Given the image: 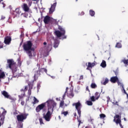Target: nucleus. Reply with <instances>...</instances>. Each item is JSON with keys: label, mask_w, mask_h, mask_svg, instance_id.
<instances>
[{"label": "nucleus", "mask_w": 128, "mask_h": 128, "mask_svg": "<svg viewBox=\"0 0 128 128\" xmlns=\"http://www.w3.org/2000/svg\"><path fill=\"white\" fill-rule=\"evenodd\" d=\"M90 16H94V14H96V12H94V11L90 10Z\"/></svg>", "instance_id": "obj_31"}, {"label": "nucleus", "mask_w": 128, "mask_h": 128, "mask_svg": "<svg viewBox=\"0 0 128 128\" xmlns=\"http://www.w3.org/2000/svg\"><path fill=\"white\" fill-rule=\"evenodd\" d=\"M2 0H0V6H2V8H5L6 7V4L4 3V2H2Z\"/></svg>", "instance_id": "obj_33"}, {"label": "nucleus", "mask_w": 128, "mask_h": 128, "mask_svg": "<svg viewBox=\"0 0 128 128\" xmlns=\"http://www.w3.org/2000/svg\"><path fill=\"white\" fill-rule=\"evenodd\" d=\"M20 102H20L22 106H24V104H25L24 101V100H22Z\"/></svg>", "instance_id": "obj_44"}, {"label": "nucleus", "mask_w": 128, "mask_h": 128, "mask_svg": "<svg viewBox=\"0 0 128 128\" xmlns=\"http://www.w3.org/2000/svg\"><path fill=\"white\" fill-rule=\"evenodd\" d=\"M63 38H66V36H64L63 37Z\"/></svg>", "instance_id": "obj_53"}, {"label": "nucleus", "mask_w": 128, "mask_h": 128, "mask_svg": "<svg viewBox=\"0 0 128 128\" xmlns=\"http://www.w3.org/2000/svg\"><path fill=\"white\" fill-rule=\"evenodd\" d=\"M90 88H98V86H96V84L95 83H92L91 84Z\"/></svg>", "instance_id": "obj_29"}, {"label": "nucleus", "mask_w": 128, "mask_h": 128, "mask_svg": "<svg viewBox=\"0 0 128 128\" xmlns=\"http://www.w3.org/2000/svg\"><path fill=\"white\" fill-rule=\"evenodd\" d=\"M114 122H116L117 124H119L120 126H122V120L120 119V115L116 114L114 116Z\"/></svg>", "instance_id": "obj_12"}, {"label": "nucleus", "mask_w": 128, "mask_h": 128, "mask_svg": "<svg viewBox=\"0 0 128 128\" xmlns=\"http://www.w3.org/2000/svg\"><path fill=\"white\" fill-rule=\"evenodd\" d=\"M100 118H106V114H100Z\"/></svg>", "instance_id": "obj_39"}, {"label": "nucleus", "mask_w": 128, "mask_h": 128, "mask_svg": "<svg viewBox=\"0 0 128 128\" xmlns=\"http://www.w3.org/2000/svg\"><path fill=\"white\" fill-rule=\"evenodd\" d=\"M64 102H60V108H62L64 106Z\"/></svg>", "instance_id": "obj_42"}, {"label": "nucleus", "mask_w": 128, "mask_h": 128, "mask_svg": "<svg viewBox=\"0 0 128 128\" xmlns=\"http://www.w3.org/2000/svg\"><path fill=\"white\" fill-rule=\"evenodd\" d=\"M66 93H64V94L63 95V96H62V98H64L66 97Z\"/></svg>", "instance_id": "obj_49"}, {"label": "nucleus", "mask_w": 128, "mask_h": 128, "mask_svg": "<svg viewBox=\"0 0 128 128\" xmlns=\"http://www.w3.org/2000/svg\"><path fill=\"white\" fill-rule=\"evenodd\" d=\"M86 104H87L88 106H92V102L90 100L86 101Z\"/></svg>", "instance_id": "obj_36"}, {"label": "nucleus", "mask_w": 128, "mask_h": 128, "mask_svg": "<svg viewBox=\"0 0 128 128\" xmlns=\"http://www.w3.org/2000/svg\"><path fill=\"white\" fill-rule=\"evenodd\" d=\"M4 76H6L4 72H2V70H0V80H2V78H4Z\"/></svg>", "instance_id": "obj_21"}, {"label": "nucleus", "mask_w": 128, "mask_h": 128, "mask_svg": "<svg viewBox=\"0 0 128 128\" xmlns=\"http://www.w3.org/2000/svg\"><path fill=\"white\" fill-rule=\"evenodd\" d=\"M86 92H90V89H88V86H86Z\"/></svg>", "instance_id": "obj_45"}, {"label": "nucleus", "mask_w": 128, "mask_h": 128, "mask_svg": "<svg viewBox=\"0 0 128 128\" xmlns=\"http://www.w3.org/2000/svg\"><path fill=\"white\" fill-rule=\"evenodd\" d=\"M34 102H32V104H38V102H39V100H38L36 99V98L35 96L34 97V99H33Z\"/></svg>", "instance_id": "obj_25"}, {"label": "nucleus", "mask_w": 128, "mask_h": 128, "mask_svg": "<svg viewBox=\"0 0 128 128\" xmlns=\"http://www.w3.org/2000/svg\"><path fill=\"white\" fill-rule=\"evenodd\" d=\"M122 88L124 90V92L125 94H128V93H126V90H124V86H122Z\"/></svg>", "instance_id": "obj_46"}, {"label": "nucleus", "mask_w": 128, "mask_h": 128, "mask_svg": "<svg viewBox=\"0 0 128 128\" xmlns=\"http://www.w3.org/2000/svg\"><path fill=\"white\" fill-rule=\"evenodd\" d=\"M58 29L61 32H64V34H66V30L62 26H58Z\"/></svg>", "instance_id": "obj_24"}, {"label": "nucleus", "mask_w": 128, "mask_h": 128, "mask_svg": "<svg viewBox=\"0 0 128 128\" xmlns=\"http://www.w3.org/2000/svg\"><path fill=\"white\" fill-rule=\"evenodd\" d=\"M50 21V17L48 16H46L44 17V22L46 24H48V22Z\"/></svg>", "instance_id": "obj_18"}, {"label": "nucleus", "mask_w": 128, "mask_h": 128, "mask_svg": "<svg viewBox=\"0 0 128 128\" xmlns=\"http://www.w3.org/2000/svg\"><path fill=\"white\" fill-rule=\"evenodd\" d=\"M19 100H24V96L22 95H18Z\"/></svg>", "instance_id": "obj_38"}, {"label": "nucleus", "mask_w": 128, "mask_h": 128, "mask_svg": "<svg viewBox=\"0 0 128 128\" xmlns=\"http://www.w3.org/2000/svg\"><path fill=\"white\" fill-rule=\"evenodd\" d=\"M12 42V37L10 36H7L5 38L4 42L5 44H10Z\"/></svg>", "instance_id": "obj_14"}, {"label": "nucleus", "mask_w": 128, "mask_h": 128, "mask_svg": "<svg viewBox=\"0 0 128 128\" xmlns=\"http://www.w3.org/2000/svg\"><path fill=\"white\" fill-rule=\"evenodd\" d=\"M86 66H88V63H86Z\"/></svg>", "instance_id": "obj_55"}, {"label": "nucleus", "mask_w": 128, "mask_h": 128, "mask_svg": "<svg viewBox=\"0 0 128 128\" xmlns=\"http://www.w3.org/2000/svg\"><path fill=\"white\" fill-rule=\"evenodd\" d=\"M100 93L98 92H96L95 93V98H96V100H98V98H100Z\"/></svg>", "instance_id": "obj_26"}, {"label": "nucleus", "mask_w": 128, "mask_h": 128, "mask_svg": "<svg viewBox=\"0 0 128 128\" xmlns=\"http://www.w3.org/2000/svg\"><path fill=\"white\" fill-rule=\"evenodd\" d=\"M96 66V64L94 62L91 63L90 62H88L86 70H90V68H93V66Z\"/></svg>", "instance_id": "obj_19"}, {"label": "nucleus", "mask_w": 128, "mask_h": 128, "mask_svg": "<svg viewBox=\"0 0 128 128\" xmlns=\"http://www.w3.org/2000/svg\"><path fill=\"white\" fill-rule=\"evenodd\" d=\"M72 106H76V108L77 110L78 114L79 116V118H80L82 114V111L80 110L82 104H80V102H78L76 103H73Z\"/></svg>", "instance_id": "obj_8"}, {"label": "nucleus", "mask_w": 128, "mask_h": 128, "mask_svg": "<svg viewBox=\"0 0 128 128\" xmlns=\"http://www.w3.org/2000/svg\"><path fill=\"white\" fill-rule=\"evenodd\" d=\"M74 116H76V113H74Z\"/></svg>", "instance_id": "obj_51"}, {"label": "nucleus", "mask_w": 128, "mask_h": 128, "mask_svg": "<svg viewBox=\"0 0 128 128\" xmlns=\"http://www.w3.org/2000/svg\"><path fill=\"white\" fill-rule=\"evenodd\" d=\"M124 120H126V118H124Z\"/></svg>", "instance_id": "obj_56"}, {"label": "nucleus", "mask_w": 128, "mask_h": 128, "mask_svg": "<svg viewBox=\"0 0 128 128\" xmlns=\"http://www.w3.org/2000/svg\"><path fill=\"white\" fill-rule=\"evenodd\" d=\"M16 118L18 122H22L24 120L26 119V115L24 114H20L18 115Z\"/></svg>", "instance_id": "obj_10"}, {"label": "nucleus", "mask_w": 128, "mask_h": 128, "mask_svg": "<svg viewBox=\"0 0 128 128\" xmlns=\"http://www.w3.org/2000/svg\"><path fill=\"white\" fill-rule=\"evenodd\" d=\"M21 15L24 18H28V16L26 12L22 13Z\"/></svg>", "instance_id": "obj_37"}, {"label": "nucleus", "mask_w": 128, "mask_h": 128, "mask_svg": "<svg viewBox=\"0 0 128 128\" xmlns=\"http://www.w3.org/2000/svg\"><path fill=\"white\" fill-rule=\"evenodd\" d=\"M48 100L44 103L39 104L36 108V112H40V110H44V108H46V104H47L48 108Z\"/></svg>", "instance_id": "obj_7"}, {"label": "nucleus", "mask_w": 128, "mask_h": 128, "mask_svg": "<svg viewBox=\"0 0 128 128\" xmlns=\"http://www.w3.org/2000/svg\"><path fill=\"white\" fill-rule=\"evenodd\" d=\"M43 44H44V50H46V52H50V50H52V44H47L46 42H44L43 43Z\"/></svg>", "instance_id": "obj_9"}, {"label": "nucleus", "mask_w": 128, "mask_h": 128, "mask_svg": "<svg viewBox=\"0 0 128 128\" xmlns=\"http://www.w3.org/2000/svg\"><path fill=\"white\" fill-rule=\"evenodd\" d=\"M110 82L113 84H116V82H118V84H120V80H118V78L116 76L112 77L110 79Z\"/></svg>", "instance_id": "obj_13"}, {"label": "nucleus", "mask_w": 128, "mask_h": 128, "mask_svg": "<svg viewBox=\"0 0 128 128\" xmlns=\"http://www.w3.org/2000/svg\"><path fill=\"white\" fill-rule=\"evenodd\" d=\"M77 120L78 122V126H80V124H82V120H80V115H78V116H77Z\"/></svg>", "instance_id": "obj_30"}, {"label": "nucleus", "mask_w": 128, "mask_h": 128, "mask_svg": "<svg viewBox=\"0 0 128 128\" xmlns=\"http://www.w3.org/2000/svg\"><path fill=\"white\" fill-rule=\"evenodd\" d=\"M80 80H84V76H80Z\"/></svg>", "instance_id": "obj_47"}, {"label": "nucleus", "mask_w": 128, "mask_h": 128, "mask_svg": "<svg viewBox=\"0 0 128 128\" xmlns=\"http://www.w3.org/2000/svg\"><path fill=\"white\" fill-rule=\"evenodd\" d=\"M22 48L26 52L30 58H32V54H34V56H36V54H34V48H32V41L28 40L24 43Z\"/></svg>", "instance_id": "obj_3"}, {"label": "nucleus", "mask_w": 128, "mask_h": 128, "mask_svg": "<svg viewBox=\"0 0 128 128\" xmlns=\"http://www.w3.org/2000/svg\"><path fill=\"white\" fill-rule=\"evenodd\" d=\"M22 8L23 10L26 12H30V7L28 6L27 4H24L23 5H22Z\"/></svg>", "instance_id": "obj_15"}, {"label": "nucleus", "mask_w": 128, "mask_h": 128, "mask_svg": "<svg viewBox=\"0 0 128 128\" xmlns=\"http://www.w3.org/2000/svg\"><path fill=\"white\" fill-rule=\"evenodd\" d=\"M61 114H64V116H66L68 114V111H62Z\"/></svg>", "instance_id": "obj_28"}, {"label": "nucleus", "mask_w": 128, "mask_h": 128, "mask_svg": "<svg viewBox=\"0 0 128 128\" xmlns=\"http://www.w3.org/2000/svg\"><path fill=\"white\" fill-rule=\"evenodd\" d=\"M7 67L9 68L12 70V72L13 74L12 78H18L20 76V74L18 73V65L16 63L14 62V60L9 59L7 60Z\"/></svg>", "instance_id": "obj_2"}, {"label": "nucleus", "mask_w": 128, "mask_h": 128, "mask_svg": "<svg viewBox=\"0 0 128 128\" xmlns=\"http://www.w3.org/2000/svg\"><path fill=\"white\" fill-rule=\"evenodd\" d=\"M116 48H122V44L120 42H117L116 45Z\"/></svg>", "instance_id": "obj_34"}, {"label": "nucleus", "mask_w": 128, "mask_h": 128, "mask_svg": "<svg viewBox=\"0 0 128 128\" xmlns=\"http://www.w3.org/2000/svg\"><path fill=\"white\" fill-rule=\"evenodd\" d=\"M14 114H18V112H14Z\"/></svg>", "instance_id": "obj_52"}, {"label": "nucleus", "mask_w": 128, "mask_h": 128, "mask_svg": "<svg viewBox=\"0 0 128 128\" xmlns=\"http://www.w3.org/2000/svg\"><path fill=\"white\" fill-rule=\"evenodd\" d=\"M54 34L57 38H61L62 36H64V32H60V30H56Z\"/></svg>", "instance_id": "obj_17"}, {"label": "nucleus", "mask_w": 128, "mask_h": 128, "mask_svg": "<svg viewBox=\"0 0 128 128\" xmlns=\"http://www.w3.org/2000/svg\"><path fill=\"white\" fill-rule=\"evenodd\" d=\"M2 96H4V98H9L10 100H14L12 97V96H10L8 94V92H6V90L2 91Z\"/></svg>", "instance_id": "obj_11"}, {"label": "nucleus", "mask_w": 128, "mask_h": 128, "mask_svg": "<svg viewBox=\"0 0 128 128\" xmlns=\"http://www.w3.org/2000/svg\"><path fill=\"white\" fill-rule=\"evenodd\" d=\"M56 2H55L52 5L50 8V14H52L53 12H54V10H56Z\"/></svg>", "instance_id": "obj_16"}, {"label": "nucleus", "mask_w": 128, "mask_h": 128, "mask_svg": "<svg viewBox=\"0 0 128 128\" xmlns=\"http://www.w3.org/2000/svg\"><path fill=\"white\" fill-rule=\"evenodd\" d=\"M68 96H70V98H72L73 96H74V91L70 90Z\"/></svg>", "instance_id": "obj_27"}, {"label": "nucleus", "mask_w": 128, "mask_h": 128, "mask_svg": "<svg viewBox=\"0 0 128 128\" xmlns=\"http://www.w3.org/2000/svg\"><path fill=\"white\" fill-rule=\"evenodd\" d=\"M90 100L92 102H96V98H94V96H91Z\"/></svg>", "instance_id": "obj_41"}, {"label": "nucleus", "mask_w": 128, "mask_h": 128, "mask_svg": "<svg viewBox=\"0 0 128 128\" xmlns=\"http://www.w3.org/2000/svg\"><path fill=\"white\" fill-rule=\"evenodd\" d=\"M58 119H59L60 120H62V118H60V116H58Z\"/></svg>", "instance_id": "obj_50"}, {"label": "nucleus", "mask_w": 128, "mask_h": 128, "mask_svg": "<svg viewBox=\"0 0 128 128\" xmlns=\"http://www.w3.org/2000/svg\"><path fill=\"white\" fill-rule=\"evenodd\" d=\"M39 121H40V124H44V121L42 120V118H39Z\"/></svg>", "instance_id": "obj_40"}, {"label": "nucleus", "mask_w": 128, "mask_h": 128, "mask_svg": "<svg viewBox=\"0 0 128 128\" xmlns=\"http://www.w3.org/2000/svg\"><path fill=\"white\" fill-rule=\"evenodd\" d=\"M37 66H38V70L35 72L34 75V80H36L38 76H40L42 74H44V72H46V74L48 72V70L46 68H40V64H38Z\"/></svg>", "instance_id": "obj_4"}, {"label": "nucleus", "mask_w": 128, "mask_h": 128, "mask_svg": "<svg viewBox=\"0 0 128 128\" xmlns=\"http://www.w3.org/2000/svg\"><path fill=\"white\" fill-rule=\"evenodd\" d=\"M2 110H3L2 112L1 111H0V126H2V124H4V118L6 116V110L4 108H1Z\"/></svg>", "instance_id": "obj_6"}, {"label": "nucleus", "mask_w": 128, "mask_h": 128, "mask_svg": "<svg viewBox=\"0 0 128 128\" xmlns=\"http://www.w3.org/2000/svg\"><path fill=\"white\" fill-rule=\"evenodd\" d=\"M100 66L102 68H106V62L105 60H102V62L100 64Z\"/></svg>", "instance_id": "obj_23"}, {"label": "nucleus", "mask_w": 128, "mask_h": 128, "mask_svg": "<svg viewBox=\"0 0 128 128\" xmlns=\"http://www.w3.org/2000/svg\"><path fill=\"white\" fill-rule=\"evenodd\" d=\"M79 16H84V12H81L79 13Z\"/></svg>", "instance_id": "obj_43"}, {"label": "nucleus", "mask_w": 128, "mask_h": 128, "mask_svg": "<svg viewBox=\"0 0 128 128\" xmlns=\"http://www.w3.org/2000/svg\"><path fill=\"white\" fill-rule=\"evenodd\" d=\"M108 78H106L104 82L103 83L102 82V84L106 86V84H108Z\"/></svg>", "instance_id": "obj_32"}, {"label": "nucleus", "mask_w": 128, "mask_h": 128, "mask_svg": "<svg viewBox=\"0 0 128 128\" xmlns=\"http://www.w3.org/2000/svg\"><path fill=\"white\" fill-rule=\"evenodd\" d=\"M68 88H66V92H65V94H66V93L68 92Z\"/></svg>", "instance_id": "obj_48"}, {"label": "nucleus", "mask_w": 128, "mask_h": 128, "mask_svg": "<svg viewBox=\"0 0 128 128\" xmlns=\"http://www.w3.org/2000/svg\"><path fill=\"white\" fill-rule=\"evenodd\" d=\"M2 18V20H4V18H6L3 17V18Z\"/></svg>", "instance_id": "obj_54"}, {"label": "nucleus", "mask_w": 128, "mask_h": 128, "mask_svg": "<svg viewBox=\"0 0 128 128\" xmlns=\"http://www.w3.org/2000/svg\"><path fill=\"white\" fill-rule=\"evenodd\" d=\"M14 12H16L17 14H22V10H20V8H16Z\"/></svg>", "instance_id": "obj_22"}, {"label": "nucleus", "mask_w": 128, "mask_h": 128, "mask_svg": "<svg viewBox=\"0 0 128 128\" xmlns=\"http://www.w3.org/2000/svg\"><path fill=\"white\" fill-rule=\"evenodd\" d=\"M12 128V127H10V128Z\"/></svg>", "instance_id": "obj_57"}, {"label": "nucleus", "mask_w": 128, "mask_h": 128, "mask_svg": "<svg viewBox=\"0 0 128 128\" xmlns=\"http://www.w3.org/2000/svg\"><path fill=\"white\" fill-rule=\"evenodd\" d=\"M60 44V42L58 41V40H54V47L55 48H56L58 46V45Z\"/></svg>", "instance_id": "obj_20"}, {"label": "nucleus", "mask_w": 128, "mask_h": 128, "mask_svg": "<svg viewBox=\"0 0 128 128\" xmlns=\"http://www.w3.org/2000/svg\"><path fill=\"white\" fill-rule=\"evenodd\" d=\"M47 102H48V111L46 114H43V118L46 122H50V118H52V112H54V108L56 106V104L52 102V100H48Z\"/></svg>", "instance_id": "obj_1"}, {"label": "nucleus", "mask_w": 128, "mask_h": 128, "mask_svg": "<svg viewBox=\"0 0 128 128\" xmlns=\"http://www.w3.org/2000/svg\"><path fill=\"white\" fill-rule=\"evenodd\" d=\"M112 104H114V106H120L118 102L114 101V102H112Z\"/></svg>", "instance_id": "obj_35"}, {"label": "nucleus", "mask_w": 128, "mask_h": 128, "mask_svg": "<svg viewBox=\"0 0 128 128\" xmlns=\"http://www.w3.org/2000/svg\"><path fill=\"white\" fill-rule=\"evenodd\" d=\"M34 88V84L30 82L28 83V86H25L24 89H21L20 92H26L28 90V97L30 96L32 94V90Z\"/></svg>", "instance_id": "obj_5"}]
</instances>
